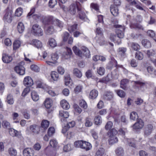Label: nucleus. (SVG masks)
I'll return each mask as SVG.
<instances>
[{"label": "nucleus", "instance_id": "nucleus-8", "mask_svg": "<svg viewBox=\"0 0 156 156\" xmlns=\"http://www.w3.org/2000/svg\"><path fill=\"white\" fill-rule=\"evenodd\" d=\"M78 8H78L76 4L75 3H73L69 6L68 11L71 14L74 15L76 14Z\"/></svg>", "mask_w": 156, "mask_h": 156}, {"label": "nucleus", "instance_id": "nucleus-1", "mask_svg": "<svg viewBox=\"0 0 156 156\" xmlns=\"http://www.w3.org/2000/svg\"><path fill=\"white\" fill-rule=\"evenodd\" d=\"M133 87L136 89H139L142 91L144 90L147 88L146 83L141 81H134L133 82Z\"/></svg>", "mask_w": 156, "mask_h": 156}, {"label": "nucleus", "instance_id": "nucleus-12", "mask_svg": "<svg viewBox=\"0 0 156 156\" xmlns=\"http://www.w3.org/2000/svg\"><path fill=\"white\" fill-rule=\"evenodd\" d=\"M56 29V28L54 27V25L52 23L51 24L48 26L45 30V32L48 34H51L55 32Z\"/></svg>", "mask_w": 156, "mask_h": 156}, {"label": "nucleus", "instance_id": "nucleus-58", "mask_svg": "<svg viewBox=\"0 0 156 156\" xmlns=\"http://www.w3.org/2000/svg\"><path fill=\"white\" fill-rule=\"evenodd\" d=\"M116 92L118 95L121 98H124L125 96V93L122 90H116Z\"/></svg>", "mask_w": 156, "mask_h": 156}, {"label": "nucleus", "instance_id": "nucleus-54", "mask_svg": "<svg viewBox=\"0 0 156 156\" xmlns=\"http://www.w3.org/2000/svg\"><path fill=\"white\" fill-rule=\"evenodd\" d=\"M90 8L92 9H93L97 11H98L99 10V6L98 4L96 3H92L90 4Z\"/></svg>", "mask_w": 156, "mask_h": 156}, {"label": "nucleus", "instance_id": "nucleus-52", "mask_svg": "<svg viewBox=\"0 0 156 156\" xmlns=\"http://www.w3.org/2000/svg\"><path fill=\"white\" fill-rule=\"evenodd\" d=\"M55 19L53 16H49L45 17L43 20V22H51L52 23H53V21L55 20Z\"/></svg>", "mask_w": 156, "mask_h": 156}, {"label": "nucleus", "instance_id": "nucleus-25", "mask_svg": "<svg viewBox=\"0 0 156 156\" xmlns=\"http://www.w3.org/2000/svg\"><path fill=\"white\" fill-rule=\"evenodd\" d=\"M113 94L111 92H107L105 93L104 95V98L106 100H110L113 98Z\"/></svg>", "mask_w": 156, "mask_h": 156}, {"label": "nucleus", "instance_id": "nucleus-27", "mask_svg": "<svg viewBox=\"0 0 156 156\" xmlns=\"http://www.w3.org/2000/svg\"><path fill=\"white\" fill-rule=\"evenodd\" d=\"M98 92L96 90H92L90 93L89 98L91 99H94L98 96Z\"/></svg>", "mask_w": 156, "mask_h": 156}, {"label": "nucleus", "instance_id": "nucleus-6", "mask_svg": "<svg viewBox=\"0 0 156 156\" xmlns=\"http://www.w3.org/2000/svg\"><path fill=\"white\" fill-rule=\"evenodd\" d=\"M153 129V126L149 124L146 126L144 129V135L145 136H147L152 132Z\"/></svg>", "mask_w": 156, "mask_h": 156}, {"label": "nucleus", "instance_id": "nucleus-43", "mask_svg": "<svg viewBox=\"0 0 156 156\" xmlns=\"http://www.w3.org/2000/svg\"><path fill=\"white\" fill-rule=\"evenodd\" d=\"M48 43L50 46L52 48H54L57 45L56 41L53 38H50L48 41Z\"/></svg>", "mask_w": 156, "mask_h": 156}, {"label": "nucleus", "instance_id": "nucleus-49", "mask_svg": "<svg viewBox=\"0 0 156 156\" xmlns=\"http://www.w3.org/2000/svg\"><path fill=\"white\" fill-rule=\"evenodd\" d=\"M77 24H75L69 26L68 27V30L70 33L73 32L76 30L77 28Z\"/></svg>", "mask_w": 156, "mask_h": 156}, {"label": "nucleus", "instance_id": "nucleus-46", "mask_svg": "<svg viewBox=\"0 0 156 156\" xmlns=\"http://www.w3.org/2000/svg\"><path fill=\"white\" fill-rule=\"evenodd\" d=\"M37 86L39 88H42L44 89L46 91L48 90L50 88V87L43 83H38Z\"/></svg>", "mask_w": 156, "mask_h": 156}, {"label": "nucleus", "instance_id": "nucleus-35", "mask_svg": "<svg viewBox=\"0 0 156 156\" xmlns=\"http://www.w3.org/2000/svg\"><path fill=\"white\" fill-rule=\"evenodd\" d=\"M8 152L11 156H16L17 154V151L16 149L13 147L9 148Z\"/></svg>", "mask_w": 156, "mask_h": 156}, {"label": "nucleus", "instance_id": "nucleus-50", "mask_svg": "<svg viewBox=\"0 0 156 156\" xmlns=\"http://www.w3.org/2000/svg\"><path fill=\"white\" fill-rule=\"evenodd\" d=\"M95 123L96 125H100L102 122L101 117L100 116H96L94 119Z\"/></svg>", "mask_w": 156, "mask_h": 156}, {"label": "nucleus", "instance_id": "nucleus-36", "mask_svg": "<svg viewBox=\"0 0 156 156\" xmlns=\"http://www.w3.org/2000/svg\"><path fill=\"white\" fill-rule=\"evenodd\" d=\"M59 116L65 118H67L69 116V114L68 112L61 110L59 112Z\"/></svg>", "mask_w": 156, "mask_h": 156}, {"label": "nucleus", "instance_id": "nucleus-42", "mask_svg": "<svg viewBox=\"0 0 156 156\" xmlns=\"http://www.w3.org/2000/svg\"><path fill=\"white\" fill-rule=\"evenodd\" d=\"M105 153V150L102 147L99 148L97 151L95 156H102Z\"/></svg>", "mask_w": 156, "mask_h": 156}, {"label": "nucleus", "instance_id": "nucleus-16", "mask_svg": "<svg viewBox=\"0 0 156 156\" xmlns=\"http://www.w3.org/2000/svg\"><path fill=\"white\" fill-rule=\"evenodd\" d=\"M73 50L76 55L81 57L83 56V54L82 51H81L76 46H74L73 47Z\"/></svg>", "mask_w": 156, "mask_h": 156}, {"label": "nucleus", "instance_id": "nucleus-45", "mask_svg": "<svg viewBox=\"0 0 156 156\" xmlns=\"http://www.w3.org/2000/svg\"><path fill=\"white\" fill-rule=\"evenodd\" d=\"M49 125V122L47 120H43L41 123V126L42 128L44 129L48 128Z\"/></svg>", "mask_w": 156, "mask_h": 156}, {"label": "nucleus", "instance_id": "nucleus-2", "mask_svg": "<svg viewBox=\"0 0 156 156\" xmlns=\"http://www.w3.org/2000/svg\"><path fill=\"white\" fill-rule=\"evenodd\" d=\"M31 31L34 35L37 36H42L43 34L42 30L37 24H35L33 26Z\"/></svg>", "mask_w": 156, "mask_h": 156}, {"label": "nucleus", "instance_id": "nucleus-17", "mask_svg": "<svg viewBox=\"0 0 156 156\" xmlns=\"http://www.w3.org/2000/svg\"><path fill=\"white\" fill-rule=\"evenodd\" d=\"M31 44L37 48H40L42 46L41 42L37 40H33L31 41Z\"/></svg>", "mask_w": 156, "mask_h": 156}, {"label": "nucleus", "instance_id": "nucleus-60", "mask_svg": "<svg viewBox=\"0 0 156 156\" xmlns=\"http://www.w3.org/2000/svg\"><path fill=\"white\" fill-rule=\"evenodd\" d=\"M112 122L111 121H108L106 124L105 129L107 130H109L112 128Z\"/></svg>", "mask_w": 156, "mask_h": 156}, {"label": "nucleus", "instance_id": "nucleus-62", "mask_svg": "<svg viewBox=\"0 0 156 156\" xmlns=\"http://www.w3.org/2000/svg\"><path fill=\"white\" fill-rule=\"evenodd\" d=\"M117 131L115 129H112L108 133L109 136H115L117 133Z\"/></svg>", "mask_w": 156, "mask_h": 156}, {"label": "nucleus", "instance_id": "nucleus-24", "mask_svg": "<svg viewBox=\"0 0 156 156\" xmlns=\"http://www.w3.org/2000/svg\"><path fill=\"white\" fill-rule=\"evenodd\" d=\"M9 134L12 136L19 137L20 136V133L13 128L9 129Z\"/></svg>", "mask_w": 156, "mask_h": 156}, {"label": "nucleus", "instance_id": "nucleus-13", "mask_svg": "<svg viewBox=\"0 0 156 156\" xmlns=\"http://www.w3.org/2000/svg\"><path fill=\"white\" fill-rule=\"evenodd\" d=\"M23 154L24 156H32L34 155V151L31 148H27L23 150Z\"/></svg>", "mask_w": 156, "mask_h": 156}, {"label": "nucleus", "instance_id": "nucleus-55", "mask_svg": "<svg viewBox=\"0 0 156 156\" xmlns=\"http://www.w3.org/2000/svg\"><path fill=\"white\" fill-rule=\"evenodd\" d=\"M135 58L139 60H142L143 58V54L140 51H137L136 53Z\"/></svg>", "mask_w": 156, "mask_h": 156}, {"label": "nucleus", "instance_id": "nucleus-32", "mask_svg": "<svg viewBox=\"0 0 156 156\" xmlns=\"http://www.w3.org/2000/svg\"><path fill=\"white\" fill-rule=\"evenodd\" d=\"M73 73L75 76L79 78H81L82 76V73L77 68L74 69Z\"/></svg>", "mask_w": 156, "mask_h": 156}, {"label": "nucleus", "instance_id": "nucleus-30", "mask_svg": "<svg viewBox=\"0 0 156 156\" xmlns=\"http://www.w3.org/2000/svg\"><path fill=\"white\" fill-rule=\"evenodd\" d=\"M115 152L117 156H122L124 154V150L121 147H119L117 148L116 149Z\"/></svg>", "mask_w": 156, "mask_h": 156}, {"label": "nucleus", "instance_id": "nucleus-7", "mask_svg": "<svg viewBox=\"0 0 156 156\" xmlns=\"http://www.w3.org/2000/svg\"><path fill=\"white\" fill-rule=\"evenodd\" d=\"M27 130L35 134H38L39 133L40 128L37 125H31L29 128H28Z\"/></svg>", "mask_w": 156, "mask_h": 156}, {"label": "nucleus", "instance_id": "nucleus-39", "mask_svg": "<svg viewBox=\"0 0 156 156\" xmlns=\"http://www.w3.org/2000/svg\"><path fill=\"white\" fill-rule=\"evenodd\" d=\"M93 123L91 119L89 117H87L85 119V125L87 127H90L91 126Z\"/></svg>", "mask_w": 156, "mask_h": 156}, {"label": "nucleus", "instance_id": "nucleus-10", "mask_svg": "<svg viewBox=\"0 0 156 156\" xmlns=\"http://www.w3.org/2000/svg\"><path fill=\"white\" fill-rule=\"evenodd\" d=\"M144 125L143 121L141 119H139L133 124V128L135 129H141L143 127Z\"/></svg>", "mask_w": 156, "mask_h": 156}, {"label": "nucleus", "instance_id": "nucleus-26", "mask_svg": "<svg viewBox=\"0 0 156 156\" xmlns=\"http://www.w3.org/2000/svg\"><path fill=\"white\" fill-rule=\"evenodd\" d=\"M109 139L108 142L110 144H113L117 142L118 140L117 138L115 136H109Z\"/></svg>", "mask_w": 156, "mask_h": 156}, {"label": "nucleus", "instance_id": "nucleus-38", "mask_svg": "<svg viewBox=\"0 0 156 156\" xmlns=\"http://www.w3.org/2000/svg\"><path fill=\"white\" fill-rule=\"evenodd\" d=\"M21 44V42L19 40H16L13 44V49L16 50L20 48Z\"/></svg>", "mask_w": 156, "mask_h": 156}, {"label": "nucleus", "instance_id": "nucleus-19", "mask_svg": "<svg viewBox=\"0 0 156 156\" xmlns=\"http://www.w3.org/2000/svg\"><path fill=\"white\" fill-rule=\"evenodd\" d=\"M12 60V58L11 56L6 54H4L3 55L2 60L4 63H9L11 62Z\"/></svg>", "mask_w": 156, "mask_h": 156}, {"label": "nucleus", "instance_id": "nucleus-53", "mask_svg": "<svg viewBox=\"0 0 156 156\" xmlns=\"http://www.w3.org/2000/svg\"><path fill=\"white\" fill-rule=\"evenodd\" d=\"M23 13V9L21 8H19L16 10L15 12V15L17 16H20Z\"/></svg>", "mask_w": 156, "mask_h": 156}, {"label": "nucleus", "instance_id": "nucleus-37", "mask_svg": "<svg viewBox=\"0 0 156 156\" xmlns=\"http://www.w3.org/2000/svg\"><path fill=\"white\" fill-rule=\"evenodd\" d=\"M7 103L9 105H12L14 102V100L13 97L11 94H9L7 97Z\"/></svg>", "mask_w": 156, "mask_h": 156}, {"label": "nucleus", "instance_id": "nucleus-22", "mask_svg": "<svg viewBox=\"0 0 156 156\" xmlns=\"http://www.w3.org/2000/svg\"><path fill=\"white\" fill-rule=\"evenodd\" d=\"M52 100L49 98L46 99L44 101V105L47 108H49L52 106Z\"/></svg>", "mask_w": 156, "mask_h": 156}, {"label": "nucleus", "instance_id": "nucleus-28", "mask_svg": "<svg viewBox=\"0 0 156 156\" xmlns=\"http://www.w3.org/2000/svg\"><path fill=\"white\" fill-rule=\"evenodd\" d=\"M83 56H85L87 58H89L90 55V51L86 47L83 46L82 48Z\"/></svg>", "mask_w": 156, "mask_h": 156}, {"label": "nucleus", "instance_id": "nucleus-61", "mask_svg": "<svg viewBox=\"0 0 156 156\" xmlns=\"http://www.w3.org/2000/svg\"><path fill=\"white\" fill-rule=\"evenodd\" d=\"M83 140H79L75 141L74 143V146L76 147L81 148Z\"/></svg>", "mask_w": 156, "mask_h": 156}, {"label": "nucleus", "instance_id": "nucleus-5", "mask_svg": "<svg viewBox=\"0 0 156 156\" xmlns=\"http://www.w3.org/2000/svg\"><path fill=\"white\" fill-rule=\"evenodd\" d=\"M115 27L117 28L116 32L118 37L120 38H122L124 36L123 31L124 30V27L120 25L115 24L114 25Z\"/></svg>", "mask_w": 156, "mask_h": 156}, {"label": "nucleus", "instance_id": "nucleus-33", "mask_svg": "<svg viewBox=\"0 0 156 156\" xmlns=\"http://www.w3.org/2000/svg\"><path fill=\"white\" fill-rule=\"evenodd\" d=\"M64 81L66 85H68L71 82L72 80L69 74H66L64 76Z\"/></svg>", "mask_w": 156, "mask_h": 156}, {"label": "nucleus", "instance_id": "nucleus-29", "mask_svg": "<svg viewBox=\"0 0 156 156\" xmlns=\"http://www.w3.org/2000/svg\"><path fill=\"white\" fill-rule=\"evenodd\" d=\"M128 82V80L127 79H123L122 80L120 83V87L124 90L126 89Z\"/></svg>", "mask_w": 156, "mask_h": 156}, {"label": "nucleus", "instance_id": "nucleus-44", "mask_svg": "<svg viewBox=\"0 0 156 156\" xmlns=\"http://www.w3.org/2000/svg\"><path fill=\"white\" fill-rule=\"evenodd\" d=\"M130 118L131 119L133 120H135L138 119V116L136 112H133L130 114Z\"/></svg>", "mask_w": 156, "mask_h": 156}, {"label": "nucleus", "instance_id": "nucleus-41", "mask_svg": "<svg viewBox=\"0 0 156 156\" xmlns=\"http://www.w3.org/2000/svg\"><path fill=\"white\" fill-rule=\"evenodd\" d=\"M52 79L54 81H57L58 79V75L55 71H52L51 73Z\"/></svg>", "mask_w": 156, "mask_h": 156}, {"label": "nucleus", "instance_id": "nucleus-11", "mask_svg": "<svg viewBox=\"0 0 156 156\" xmlns=\"http://www.w3.org/2000/svg\"><path fill=\"white\" fill-rule=\"evenodd\" d=\"M58 58V56L57 53H54L52 54L49 58V61H46V62L49 65L50 63H55L57 60Z\"/></svg>", "mask_w": 156, "mask_h": 156}, {"label": "nucleus", "instance_id": "nucleus-63", "mask_svg": "<svg viewBox=\"0 0 156 156\" xmlns=\"http://www.w3.org/2000/svg\"><path fill=\"white\" fill-rule=\"evenodd\" d=\"M29 87L28 86L24 89L22 94V96L25 97L29 92L30 90Z\"/></svg>", "mask_w": 156, "mask_h": 156}, {"label": "nucleus", "instance_id": "nucleus-64", "mask_svg": "<svg viewBox=\"0 0 156 156\" xmlns=\"http://www.w3.org/2000/svg\"><path fill=\"white\" fill-rule=\"evenodd\" d=\"M57 2L56 0L53 1L52 0H50L49 2V6L51 8H53L55 5L57 4Z\"/></svg>", "mask_w": 156, "mask_h": 156}, {"label": "nucleus", "instance_id": "nucleus-15", "mask_svg": "<svg viewBox=\"0 0 156 156\" xmlns=\"http://www.w3.org/2000/svg\"><path fill=\"white\" fill-rule=\"evenodd\" d=\"M78 11L80 18L83 20L86 21L87 17L83 10L82 8H78Z\"/></svg>", "mask_w": 156, "mask_h": 156}, {"label": "nucleus", "instance_id": "nucleus-34", "mask_svg": "<svg viewBox=\"0 0 156 156\" xmlns=\"http://www.w3.org/2000/svg\"><path fill=\"white\" fill-rule=\"evenodd\" d=\"M147 56L149 57L150 58L151 60V58H155V56L154 55H155V53L154 51L153 50H147L146 52Z\"/></svg>", "mask_w": 156, "mask_h": 156}, {"label": "nucleus", "instance_id": "nucleus-59", "mask_svg": "<svg viewBox=\"0 0 156 156\" xmlns=\"http://www.w3.org/2000/svg\"><path fill=\"white\" fill-rule=\"evenodd\" d=\"M42 56L43 58L46 61H49L50 56L47 52L46 51L43 52Z\"/></svg>", "mask_w": 156, "mask_h": 156}, {"label": "nucleus", "instance_id": "nucleus-57", "mask_svg": "<svg viewBox=\"0 0 156 156\" xmlns=\"http://www.w3.org/2000/svg\"><path fill=\"white\" fill-rule=\"evenodd\" d=\"M131 47L134 50H139L140 48V45L137 43H132L131 44Z\"/></svg>", "mask_w": 156, "mask_h": 156}, {"label": "nucleus", "instance_id": "nucleus-21", "mask_svg": "<svg viewBox=\"0 0 156 156\" xmlns=\"http://www.w3.org/2000/svg\"><path fill=\"white\" fill-rule=\"evenodd\" d=\"M60 104L62 108L65 109L67 110L70 107V105L68 102L65 100H62L60 102Z\"/></svg>", "mask_w": 156, "mask_h": 156}, {"label": "nucleus", "instance_id": "nucleus-56", "mask_svg": "<svg viewBox=\"0 0 156 156\" xmlns=\"http://www.w3.org/2000/svg\"><path fill=\"white\" fill-rule=\"evenodd\" d=\"M97 71L100 75H103L105 73V70L104 68L100 67L97 69Z\"/></svg>", "mask_w": 156, "mask_h": 156}, {"label": "nucleus", "instance_id": "nucleus-4", "mask_svg": "<svg viewBox=\"0 0 156 156\" xmlns=\"http://www.w3.org/2000/svg\"><path fill=\"white\" fill-rule=\"evenodd\" d=\"M24 62H21L14 68V70L16 73L20 75H23L25 73V69L23 66Z\"/></svg>", "mask_w": 156, "mask_h": 156}, {"label": "nucleus", "instance_id": "nucleus-3", "mask_svg": "<svg viewBox=\"0 0 156 156\" xmlns=\"http://www.w3.org/2000/svg\"><path fill=\"white\" fill-rule=\"evenodd\" d=\"M115 5L110 7V11L112 14L114 16H117L119 14V10L117 5H120L121 2L119 0H115Z\"/></svg>", "mask_w": 156, "mask_h": 156}, {"label": "nucleus", "instance_id": "nucleus-14", "mask_svg": "<svg viewBox=\"0 0 156 156\" xmlns=\"http://www.w3.org/2000/svg\"><path fill=\"white\" fill-rule=\"evenodd\" d=\"M23 84L25 86H31L33 84V82L31 78L29 76L25 77L23 80Z\"/></svg>", "mask_w": 156, "mask_h": 156}, {"label": "nucleus", "instance_id": "nucleus-23", "mask_svg": "<svg viewBox=\"0 0 156 156\" xmlns=\"http://www.w3.org/2000/svg\"><path fill=\"white\" fill-rule=\"evenodd\" d=\"M31 96L32 99L34 101H37L39 99V95L38 93L34 90L31 91Z\"/></svg>", "mask_w": 156, "mask_h": 156}, {"label": "nucleus", "instance_id": "nucleus-48", "mask_svg": "<svg viewBox=\"0 0 156 156\" xmlns=\"http://www.w3.org/2000/svg\"><path fill=\"white\" fill-rule=\"evenodd\" d=\"M80 106L84 109L87 108V105L86 102L83 100H81L79 101Z\"/></svg>", "mask_w": 156, "mask_h": 156}, {"label": "nucleus", "instance_id": "nucleus-9", "mask_svg": "<svg viewBox=\"0 0 156 156\" xmlns=\"http://www.w3.org/2000/svg\"><path fill=\"white\" fill-rule=\"evenodd\" d=\"M12 12L11 11L7 12L3 17V20L5 22L10 23L12 20Z\"/></svg>", "mask_w": 156, "mask_h": 156}, {"label": "nucleus", "instance_id": "nucleus-47", "mask_svg": "<svg viewBox=\"0 0 156 156\" xmlns=\"http://www.w3.org/2000/svg\"><path fill=\"white\" fill-rule=\"evenodd\" d=\"M50 144L51 146L55 148H56L58 147V142L55 139H52L50 141Z\"/></svg>", "mask_w": 156, "mask_h": 156}, {"label": "nucleus", "instance_id": "nucleus-31", "mask_svg": "<svg viewBox=\"0 0 156 156\" xmlns=\"http://www.w3.org/2000/svg\"><path fill=\"white\" fill-rule=\"evenodd\" d=\"M25 29L24 26L23 24L21 22L18 23L17 26V30L20 33H22L23 32Z\"/></svg>", "mask_w": 156, "mask_h": 156}, {"label": "nucleus", "instance_id": "nucleus-18", "mask_svg": "<svg viewBox=\"0 0 156 156\" xmlns=\"http://www.w3.org/2000/svg\"><path fill=\"white\" fill-rule=\"evenodd\" d=\"M91 148L92 146L90 143L85 141H83L81 148L88 151Z\"/></svg>", "mask_w": 156, "mask_h": 156}, {"label": "nucleus", "instance_id": "nucleus-20", "mask_svg": "<svg viewBox=\"0 0 156 156\" xmlns=\"http://www.w3.org/2000/svg\"><path fill=\"white\" fill-rule=\"evenodd\" d=\"M52 24L54 25V26H55V27H56V28L58 27L61 28L63 27V23L62 22L56 19L53 21Z\"/></svg>", "mask_w": 156, "mask_h": 156}, {"label": "nucleus", "instance_id": "nucleus-40", "mask_svg": "<svg viewBox=\"0 0 156 156\" xmlns=\"http://www.w3.org/2000/svg\"><path fill=\"white\" fill-rule=\"evenodd\" d=\"M142 45L145 48H149L151 46L150 42L146 39L143 40L142 41Z\"/></svg>", "mask_w": 156, "mask_h": 156}, {"label": "nucleus", "instance_id": "nucleus-51", "mask_svg": "<svg viewBox=\"0 0 156 156\" xmlns=\"http://www.w3.org/2000/svg\"><path fill=\"white\" fill-rule=\"evenodd\" d=\"M126 51V48H120L119 49V53L121 56H124Z\"/></svg>", "mask_w": 156, "mask_h": 156}]
</instances>
